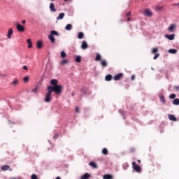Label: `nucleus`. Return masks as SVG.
<instances>
[{
	"mask_svg": "<svg viewBox=\"0 0 179 179\" xmlns=\"http://www.w3.org/2000/svg\"><path fill=\"white\" fill-rule=\"evenodd\" d=\"M158 57H160V54L159 53L155 54V55L153 57V59H157Z\"/></svg>",
	"mask_w": 179,
	"mask_h": 179,
	"instance_id": "obj_38",
	"label": "nucleus"
},
{
	"mask_svg": "<svg viewBox=\"0 0 179 179\" xmlns=\"http://www.w3.org/2000/svg\"><path fill=\"white\" fill-rule=\"evenodd\" d=\"M56 179H61L59 176L57 177Z\"/></svg>",
	"mask_w": 179,
	"mask_h": 179,
	"instance_id": "obj_50",
	"label": "nucleus"
},
{
	"mask_svg": "<svg viewBox=\"0 0 179 179\" xmlns=\"http://www.w3.org/2000/svg\"><path fill=\"white\" fill-rule=\"evenodd\" d=\"M61 65H66V64H68V60H63L60 62Z\"/></svg>",
	"mask_w": 179,
	"mask_h": 179,
	"instance_id": "obj_36",
	"label": "nucleus"
},
{
	"mask_svg": "<svg viewBox=\"0 0 179 179\" xmlns=\"http://www.w3.org/2000/svg\"><path fill=\"white\" fill-rule=\"evenodd\" d=\"M23 80H24V82L25 83H27V82H29V76L24 77V78H23Z\"/></svg>",
	"mask_w": 179,
	"mask_h": 179,
	"instance_id": "obj_35",
	"label": "nucleus"
},
{
	"mask_svg": "<svg viewBox=\"0 0 179 179\" xmlns=\"http://www.w3.org/2000/svg\"><path fill=\"white\" fill-rule=\"evenodd\" d=\"M157 10H163V9H164V7L162 6H158L156 7Z\"/></svg>",
	"mask_w": 179,
	"mask_h": 179,
	"instance_id": "obj_34",
	"label": "nucleus"
},
{
	"mask_svg": "<svg viewBox=\"0 0 179 179\" xmlns=\"http://www.w3.org/2000/svg\"><path fill=\"white\" fill-rule=\"evenodd\" d=\"M60 89L61 88L58 86H56V87L48 86V92L46 93V95L45 96L44 101L45 103H50V101H51V94H52V92H55L56 94H59Z\"/></svg>",
	"mask_w": 179,
	"mask_h": 179,
	"instance_id": "obj_1",
	"label": "nucleus"
},
{
	"mask_svg": "<svg viewBox=\"0 0 179 179\" xmlns=\"http://www.w3.org/2000/svg\"><path fill=\"white\" fill-rule=\"evenodd\" d=\"M168 117L171 121H177V117L174 115L169 114L168 115Z\"/></svg>",
	"mask_w": 179,
	"mask_h": 179,
	"instance_id": "obj_14",
	"label": "nucleus"
},
{
	"mask_svg": "<svg viewBox=\"0 0 179 179\" xmlns=\"http://www.w3.org/2000/svg\"><path fill=\"white\" fill-rule=\"evenodd\" d=\"M54 36H59V34L57 31H50V34L48 36V38L52 44L55 43V38L54 37Z\"/></svg>",
	"mask_w": 179,
	"mask_h": 179,
	"instance_id": "obj_2",
	"label": "nucleus"
},
{
	"mask_svg": "<svg viewBox=\"0 0 179 179\" xmlns=\"http://www.w3.org/2000/svg\"><path fill=\"white\" fill-rule=\"evenodd\" d=\"M112 79H113V76H111V74H108L105 77V80H106V82H110V80H111Z\"/></svg>",
	"mask_w": 179,
	"mask_h": 179,
	"instance_id": "obj_17",
	"label": "nucleus"
},
{
	"mask_svg": "<svg viewBox=\"0 0 179 179\" xmlns=\"http://www.w3.org/2000/svg\"><path fill=\"white\" fill-rule=\"evenodd\" d=\"M22 24H24V23H26V20H23L22 21Z\"/></svg>",
	"mask_w": 179,
	"mask_h": 179,
	"instance_id": "obj_48",
	"label": "nucleus"
},
{
	"mask_svg": "<svg viewBox=\"0 0 179 179\" xmlns=\"http://www.w3.org/2000/svg\"><path fill=\"white\" fill-rule=\"evenodd\" d=\"M176 94H171L170 96H169V99H176Z\"/></svg>",
	"mask_w": 179,
	"mask_h": 179,
	"instance_id": "obj_40",
	"label": "nucleus"
},
{
	"mask_svg": "<svg viewBox=\"0 0 179 179\" xmlns=\"http://www.w3.org/2000/svg\"><path fill=\"white\" fill-rule=\"evenodd\" d=\"M11 85H13L14 86H17L19 85V80L15 78L13 80V81L11 83Z\"/></svg>",
	"mask_w": 179,
	"mask_h": 179,
	"instance_id": "obj_22",
	"label": "nucleus"
},
{
	"mask_svg": "<svg viewBox=\"0 0 179 179\" xmlns=\"http://www.w3.org/2000/svg\"><path fill=\"white\" fill-rule=\"evenodd\" d=\"M103 179H113L114 178V176H113V175L110 174H105L103 177Z\"/></svg>",
	"mask_w": 179,
	"mask_h": 179,
	"instance_id": "obj_15",
	"label": "nucleus"
},
{
	"mask_svg": "<svg viewBox=\"0 0 179 179\" xmlns=\"http://www.w3.org/2000/svg\"><path fill=\"white\" fill-rule=\"evenodd\" d=\"M17 30L19 31H24V27L22 26L20 24H17Z\"/></svg>",
	"mask_w": 179,
	"mask_h": 179,
	"instance_id": "obj_10",
	"label": "nucleus"
},
{
	"mask_svg": "<svg viewBox=\"0 0 179 179\" xmlns=\"http://www.w3.org/2000/svg\"><path fill=\"white\" fill-rule=\"evenodd\" d=\"M23 69H24V71H27L28 68H27V66H23Z\"/></svg>",
	"mask_w": 179,
	"mask_h": 179,
	"instance_id": "obj_45",
	"label": "nucleus"
},
{
	"mask_svg": "<svg viewBox=\"0 0 179 179\" xmlns=\"http://www.w3.org/2000/svg\"><path fill=\"white\" fill-rule=\"evenodd\" d=\"M31 179H38V178L37 177V175L36 174H33L31 177Z\"/></svg>",
	"mask_w": 179,
	"mask_h": 179,
	"instance_id": "obj_39",
	"label": "nucleus"
},
{
	"mask_svg": "<svg viewBox=\"0 0 179 179\" xmlns=\"http://www.w3.org/2000/svg\"><path fill=\"white\" fill-rule=\"evenodd\" d=\"M49 9L50 10V12H57V10L55 8V4H54V3H50Z\"/></svg>",
	"mask_w": 179,
	"mask_h": 179,
	"instance_id": "obj_7",
	"label": "nucleus"
},
{
	"mask_svg": "<svg viewBox=\"0 0 179 179\" xmlns=\"http://www.w3.org/2000/svg\"><path fill=\"white\" fill-rule=\"evenodd\" d=\"M50 1H55V0H50Z\"/></svg>",
	"mask_w": 179,
	"mask_h": 179,
	"instance_id": "obj_53",
	"label": "nucleus"
},
{
	"mask_svg": "<svg viewBox=\"0 0 179 179\" xmlns=\"http://www.w3.org/2000/svg\"><path fill=\"white\" fill-rule=\"evenodd\" d=\"M90 174L88 173H85L83 176H81V179H90Z\"/></svg>",
	"mask_w": 179,
	"mask_h": 179,
	"instance_id": "obj_19",
	"label": "nucleus"
},
{
	"mask_svg": "<svg viewBox=\"0 0 179 179\" xmlns=\"http://www.w3.org/2000/svg\"><path fill=\"white\" fill-rule=\"evenodd\" d=\"M82 61V57L80 56H77L76 57V62L80 63Z\"/></svg>",
	"mask_w": 179,
	"mask_h": 179,
	"instance_id": "obj_30",
	"label": "nucleus"
},
{
	"mask_svg": "<svg viewBox=\"0 0 179 179\" xmlns=\"http://www.w3.org/2000/svg\"><path fill=\"white\" fill-rule=\"evenodd\" d=\"M27 43L28 44V48H32L33 45L31 43V39H27Z\"/></svg>",
	"mask_w": 179,
	"mask_h": 179,
	"instance_id": "obj_24",
	"label": "nucleus"
},
{
	"mask_svg": "<svg viewBox=\"0 0 179 179\" xmlns=\"http://www.w3.org/2000/svg\"><path fill=\"white\" fill-rule=\"evenodd\" d=\"M50 85H52L53 86V87H57V86L59 87H60L59 94H61V93H62V86L58 85V80H57V79L51 80Z\"/></svg>",
	"mask_w": 179,
	"mask_h": 179,
	"instance_id": "obj_3",
	"label": "nucleus"
},
{
	"mask_svg": "<svg viewBox=\"0 0 179 179\" xmlns=\"http://www.w3.org/2000/svg\"><path fill=\"white\" fill-rule=\"evenodd\" d=\"M85 37V34H83V32H79L78 35V38L79 40H82V38H83Z\"/></svg>",
	"mask_w": 179,
	"mask_h": 179,
	"instance_id": "obj_21",
	"label": "nucleus"
},
{
	"mask_svg": "<svg viewBox=\"0 0 179 179\" xmlns=\"http://www.w3.org/2000/svg\"><path fill=\"white\" fill-rule=\"evenodd\" d=\"M131 21V17H129L128 19H127V22H130Z\"/></svg>",
	"mask_w": 179,
	"mask_h": 179,
	"instance_id": "obj_49",
	"label": "nucleus"
},
{
	"mask_svg": "<svg viewBox=\"0 0 179 179\" xmlns=\"http://www.w3.org/2000/svg\"><path fill=\"white\" fill-rule=\"evenodd\" d=\"M1 170L3 171H6L7 170H9V171H12V169H10V166L8 165H3L1 166Z\"/></svg>",
	"mask_w": 179,
	"mask_h": 179,
	"instance_id": "obj_9",
	"label": "nucleus"
},
{
	"mask_svg": "<svg viewBox=\"0 0 179 179\" xmlns=\"http://www.w3.org/2000/svg\"><path fill=\"white\" fill-rule=\"evenodd\" d=\"M65 16V13H61L59 16L57 17V20H60L61 19H64V17Z\"/></svg>",
	"mask_w": 179,
	"mask_h": 179,
	"instance_id": "obj_23",
	"label": "nucleus"
},
{
	"mask_svg": "<svg viewBox=\"0 0 179 179\" xmlns=\"http://www.w3.org/2000/svg\"><path fill=\"white\" fill-rule=\"evenodd\" d=\"M76 113H80V110L79 109V107H76Z\"/></svg>",
	"mask_w": 179,
	"mask_h": 179,
	"instance_id": "obj_41",
	"label": "nucleus"
},
{
	"mask_svg": "<svg viewBox=\"0 0 179 179\" xmlns=\"http://www.w3.org/2000/svg\"><path fill=\"white\" fill-rule=\"evenodd\" d=\"M101 65L102 66V68H106L107 65H108V64L107 63V61H106V59H102L101 61Z\"/></svg>",
	"mask_w": 179,
	"mask_h": 179,
	"instance_id": "obj_12",
	"label": "nucleus"
},
{
	"mask_svg": "<svg viewBox=\"0 0 179 179\" xmlns=\"http://www.w3.org/2000/svg\"><path fill=\"white\" fill-rule=\"evenodd\" d=\"M71 96H75V94L73 92L72 94H71Z\"/></svg>",
	"mask_w": 179,
	"mask_h": 179,
	"instance_id": "obj_51",
	"label": "nucleus"
},
{
	"mask_svg": "<svg viewBox=\"0 0 179 179\" xmlns=\"http://www.w3.org/2000/svg\"><path fill=\"white\" fill-rule=\"evenodd\" d=\"M172 6H178V8H179V3H173Z\"/></svg>",
	"mask_w": 179,
	"mask_h": 179,
	"instance_id": "obj_44",
	"label": "nucleus"
},
{
	"mask_svg": "<svg viewBox=\"0 0 179 179\" xmlns=\"http://www.w3.org/2000/svg\"><path fill=\"white\" fill-rule=\"evenodd\" d=\"M174 36H175L174 34L171 35L166 34L165 35V37L166 38H168V40H174Z\"/></svg>",
	"mask_w": 179,
	"mask_h": 179,
	"instance_id": "obj_16",
	"label": "nucleus"
},
{
	"mask_svg": "<svg viewBox=\"0 0 179 179\" xmlns=\"http://www.w3.org/2000/svg\"><path fill=\"white\" fill-rule=\"evenodd\" d=\"M132 166H133L134 170L135 171H136V173H141V170H142V169L141 168V166L139 165H136V162H133Z\"/></svg>",
	"mask_w": 179,
	"mask_h": 179,
	"instance_id": "obj_4",
	"label": "nucleus"
},
{
	"mask_svg": "<svg viewBox=\"0 0 179 179\" xmlns=\"http://www.w3.org/2000/svg\"><path fill=\"white\" fill-rule=\"evenodd\" d=\"M81 48L83 50H86V48H89V45L87 44V42H86V41H83L82 42Z\"/></svg>",
	"mask_w": 179,
	"mask_h": 179,
	"instance_id": "obj_8",
	"label": "nucleus"
},
{
	"mask_svg": "<svg viewBox=\"0 0 179 179\" xmlns=\"http://www.w3.org/2000/svg\"><path fill=\"white\" fill-rule=\"evenodd\" d=\"M95 61H101V55L99 53L96 54V56L95 57Z\"/></svg>",
	"mask_w": 179,
	"mask_h": 179,
	"instance_id": "obj_26",
	"label": "nucleus"
},
{
	"mask_svg": "<svg viewBox=\"0 0 179 179\" xmlns=\"http://www.w3.org/2000/svg\"><path fill=\"white\" fill-rule=\"evenodd\" d=\"M36 47L38 48V50H41V48H43V41H38L36 43Z\"/></svg>",
	"mask_w": 179,
	"mask_h": 179,
	"instance_id": "obj_13",
	"label": "nucleus"
},
{
	"mask_svg": "<svg viewBox=\"0 0 179 179\" xmlns=\"http://www.w3.org/2000/svg\"><path fill=\"white\" fill-rule=\"evenodd\" d=\"M90 166L92 167V169H97V164L94 162H90Z\"/></svg>",
	"mask_w": 179,
	"mask_h": 179,
	"instance_id": "obj_18",
	"label": "nucleus"
},
{
	"mask_svg": "<svg viewBox=\"0 0 179 179\" xmlns=\"http://www.w3.org/2000/svg\"><path fill=\"white\" fill-rule=\"evenodd\" d=\"M168 52H169V54H177V50L170 49L168 50Z\"/></svg>",
	"mask_w": 179,
	"mask_h": 179,
	"instance_id": "obj_27",
	"label": "nucleus"
},
{
	"mask_svg": "<svg viewBox=\"0 0 179 179\" xmlns=\"http://www.w3.org/2000/svg\"><path fill=\"white\" fill-rule=\"evenodd\" d=\"M62 58H65L66 57V53H65V51H62L61 54H60Z\"/></svg>",
	"mask_w": 179,
	"mask_h": 179,
	"instance_id": "obj_33",
	"label": "nucleus"
},
{
	"mask_svg": "<svg viewBox=\"0 0 179 179\" xmlns=\"http://www.w3.org/2000/svg\"><path fill=\"white\" fill-rule=\"evenodd\" d=\"M173 104L174 106H179V99H176L173 101Z\"/></svg>",
	"mask_w": 179,
	"mask_h": 179,
	"instance_id": "obj_28",
	"label": "nucleus"
},
{
	"mask_svg": "<svg viewBox=\"0 0 179 179\" xmlns=\"http://www.w3.org/2000/svg\"><path fill=\"white\" fill-rule=\"evenodd\" d=\"M159 51V48H154L152 50V54H156V52H158Z\"/></svg>",
	"mask_w": 179,
	"mask_h": 179,
	"instance_id": "obj_32",
	"label": "nucleus"
},
{
	"mask_svg": "<svg viewBox=\"0 0 179 179\" xmlns=\"http://www.w3.org/2000/svg\"><path fill=\"white\" fill-rule=\"evenodd\" d=\"M38 90V87H36L34 89L31 90V92L34 93H37V91Z\"/></svg>",
	"mask_w": 179,
	"mask_h": 179,
	"instance_id": "obj_37",
	"label": "nucleus"
},
{
	"mask_svg": "<svg viewBox=\"0 0 179 179\" xmlns=\"http://www.w3.org/2000/svg\"><path fill=\"white\" fill-rule=\"evenodd\" d=\"M159 99H160V101H161V103H162V104H166V99H164V96L159 95Z\"/></svg>",
	"mask_w": 179,
	"mask_h": 179,
	"instance_id": "obj_25",
	"label": "nucleus"
},
{
	"mask_svg": "<svg viewBox=\"0 0 179 179\" xmlns=\"http://www.w3.org/2000/svg\"><path fill=\"white\" fill-rule=\"evenodd\" d=\"M176 26L174 24H171L169 27L168 28L169 31L173 32V30L176 29Z\"/></svg>",
	"mask_w": 179,
	"mask_h": 179,
	"instance_id": "obj_20",
	"label": "nucleus"
},
{
	"mask_svg": "<svg viewBox=\"0 0 179 179\" xmlns=\"http://www.w3.org/2000/svg\"><path fill=\"white\" fill-rule=\"evenodd\" d=\"M131 80H135V75L131 76Z\"/></svg>",
	"mask_w": 179,
	"mask_h": 179,
	"instance_id": "obj_46",
	"label": "nucleus"
},
{
	"mask_svg": "<svg viewBox=\"0 0 179 179\" xmlns=\"http://www.w3.org/2000/svg\"><path fill=\"white\" fill-rule=\"evenodd\" d=\"M175 90H177V92H179V85L174 87Z\"/></svg>",
	"mask_w": 179,
	"mask_h": 179,
	"instance_id": "obj_43",
	"label": "nucleus"
},
{
	"mask_svg": "<svg viewBox=\"0 0 179 179\" xmlns=\"http://www.w3.org/2000/svg\"><path fill=\"white\" fill-rule=\"evenodd\" d=\"M144 15L145 16H148V17H150L153 16V13L152 12V10H150V9L147 8L144 10Z\"/></svg>",
	"mask_w": 179,
	"mask_h": 179,
	"instance_id": "obj_5",
	"label": "nucleus"
},
{
	"mask_svg": "<svg viewBox=\"0 0 179 179\" xmlns=\"http://www.w3.org/2000/svg\"><path fill=\"white\" fill-rule=\"evenodd\" d=\"M137 162H138V163H141V160L140 159H138Z\"/></svg>",
	"mask_w": 179,
	"mask_h": 179,
	"instance_id": "obj_52",
	"label": "nucleus"
},
{
	"mask_svg": "<svg viewBox=\"0 0 179 179\" xmlns=\"http://www.w3.org/2000/svg\"><path fill=\"white\" fill-rule=\"evenodd\" d=\"M59 135H58L57 134H55V136H54V139H58V138H59Z\"/></svg>",
	"mask_w": 179,
	"mask_h": 179,
	"instance_id": "obj_42",
	"label": "nucleus"
},
{
	"mask_svg": "<svg viewBox=\"0 0 179 179\" xmlns=\"http://www.w3.org/2000/svg\"><path fill=\"white\" fill-rule=\"evenodd\" d=\"M65 29H66V30H68V31L72 30V24H68L66 26Z\"/></svg>",
	"mask_w": 179,
	"mask_h": 179,
	"instance_id": "obj_29",
	"label": "nucleus"
},
{
	"mask_svg": "<svg viewBox=\"0 0 179 179\" xmlns=\"http://www.w3.org/2000/svg\"><path fill=\"white\" fill-rule=\"evenodd\" d=\"M122 76H124V73H119L118 74H117L114 76L113 79H114V80H120V79H121V78H122Z\"/></svg>",
	"mask_w": 179,
	"mask_h": 179,
	"instance_id": "obj_6",
	"label": "nucleus"
},
{
	"mask_svg": "<svg viewBox=\"0 0 179 179\" xmlns=\"http://www.w3.org/2000/svg\"><path fill=\"white\" fill-rule=\"evenodd\" d=\"M102 154L103 155H108V150H107V148H103Z\"/></svg>",
	"mask_w": 179,
	"mask_h": 179,
	"instance_id": "obj_31",
	"label": "nucleus"
},
{
	"mask_svg": "<svg viewBox=\"0 0 179 179\" xmlns=\"http://www.w3.org/2000/svg\"><path fill=\"white\" fill-rule=\"evenodd\" d=\"M131 15V12H129L126 14V16H129Z\"/></svg>",
	"mask_w": 179,
	"mask_h": 179,
	"instance_id": "obj_47",
	"label": "nucleus"
},
{
	"mask_svg": "<svg viewBox=\"0 0 179 179\" xmlns=\"http://www.w3.org/2000/svg\"><path fill=\"white\" fill-rule=\"evenodd\" d=\"M12 34H13V29L10 28L8 31V34H7L8 38H12Z\"/></svg>",
	"mask_w": 179,
	"mask_h": 179,
	"instance_id": "obj_11",
	"label": "nucleus"
}]
</instances>
